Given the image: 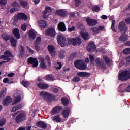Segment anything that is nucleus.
Segmentation results:
<instances>
[{"label":"nucleus","instance_id":"f257e3e1","mask_svg":"<svg viewBox=\"0 0 130 130\" xmlns=\"http://www.w3.org/2000/svg\"><path fill=\"white\" fill-rule=\"evenodd\" d=\"M120 81H127L130 79V71L129 70H124L120 73L118 77Z\"/></svg>","mask_w":130,"mask_h":130},{"label":"nucleus","instance_id":"f03ea898","mask_svg":"<svg viewBox=\"0 0 130 130\" xmlns=\"http://www.w3.org/2000/svg\"><path fill=\"white\" fill-rule=\"evenodd\" d=\"M74 66L79 70H81V71H84V70H86L87 68V64L85 63L84 60H77L75 61Z\"/></svg>","mask_w":130,"mask_h":130},{"label":"nucleus","instance_id":"7ed1b4c3","mask_svg":"<svg viewBox=\"0 0 130 130\" xmlns=\"http://www.w3.org/2000/svg\"><path fill=\"white\" fill-rule=\"evenodd\" d=\"M68 41L71 44H73L74 46L76 45H80L82 43V40L80 36L75 37V38H69Z\"/></svg>","mask_w":130,"mask_h":130},{"label":"nucleus","instance_id":"20e7f679","mask_svg":"<svg viewBox=\"0 0 130 130\" xmlns=\"http://www.w3.org/2000/svg\"><path fill=\"white\" fill-rule=\"evenodd\" d=\"M17 116L16 118V121L18 123L19 122H21V121H23V120H25L26 119V115H25V113L23 112H17L13 116H16V115Z\"/></svg>","mask_w":130,"mask_h":130},{"label":"nucleus","instance_id":"39448f33","mask_svg":"<svg viewBox=\"0 0 130 130\" xmlns=\"http://www.w3.org/2000/svg\"><path fill=\"white\" fill-rule=\"evenodd\" d=\"M12 56V54L9 51H6L4 52V55L0 56V59H4L2 62H4V63H6V62H9L10 60H11V58H10Z\"/></svg>","mask_w":130,"mask_h":130},{"label":"nucleus","instance_id":"423d86ee","mask_svg":"<svg viewBox=\"0 0 130 130\" xmlns=\"http://www.w3.org/2000/svg\"><path fill=\"white\" fill-rule=\"evenodd\" d=\"M21 94L19 93V91H14L13 101L12 102V105H15V104H17V103H19L20 101H21Z\"/></svg>","mask_w":130,"mask_h":130},{"label":"nucleus","instance_id":"0eeeda50","mask_svg":"<svg viewBox=\"0 0 130 130\" xmlns=\"http://www.w3.org/2000/svg\"><path fill=\"white\" fill-rule=\"evenodd\" d=\"M45 35L50 36V37H54L56 35L55 29L53 27H50L45 30Z\"/></svg>","mask_w":130,"mask_h":130},{"label":"nucleus","instance_id":"6e6552de","mask_svg":"<svg viewBox=\"0 0 130 130\" xmlns=\"http://www.w3.org/2000/svg\"><path fill=\"white\" fill-rule=\"evenodd\" d=\"M52 10L51 8L48 6H47L45 8V11L43 12L42 18L43 19H47L49 17V15H51Z\"/></svg>","mask_w":130,"mask_h":130},{"label":"nucleus","instance_id":"1a4fd4ad","mask_svg":"<svg viewBox=\"0 0 130 130\" xmlns=\"http://www.w3.org/2000/svg\"><path fill=\"white\" fill-rule=\"evenodd\" d=\"M57 42L61 47L66 46V39L63 36L59 35L57 37Z\"/></svg>","mask_w":130,"mask_h":130},{"label":"nucleus","instance_id":"9d476101","mask_svg":"<svg viewBox=\"0 0 130 130\" xmlns=\"http://www.w3.org/2000/svg\"><path fill=\"white\" fill-rule=\"evenodd\" d=\"M41 98L44 99V100H48V99H51L52 98V95L46 91H42L40 93Z\"/></svg>","mask_w":130,"mask_h":130},{"label":"nucleus","instance_id":"9b49d317","mask_svg":"<svg viewBox=\"0 0 130 130\" xmlns=\"http://www.w3.org/2000/svg\"><path fill=\"white\" fill-rule=\"evenodd\" d=\"M95 63L96 66L99 68V69H103L105 67V64L104 63V62L101 60V59L98 58L95 60Z\"/></svg>","mask_w":130,"mask_h":130},{"label":"nucleus","instance_id":"f8f14e48","mask_svg":"<svg viewBox=\"0 0 130 130\" xmlns=\"http://www.w3.org/2000/svg\"><path fill=\"white\" fill-rule=\"evenodd\" d=\"M70 112H71V109L70 108H65L62 112V115L64 119H66L70 116Z\"/></svg>","mask_w":130,"mask_h":130},{"label":"nucleus","instance_id":"ddd939ff","mask_svg":"<svg viewBox=\"0 0 130 130\" xmlns=\"http://www.w3.org/2000/svg\"><path fill=\"white\" fill-rule=\"evenodd\" d=\"M118 28L121 32H127V26L123 22H121L119 23Z\"/></svg>","mask_w":130,"mask_h":130},{"label":"nucleus","instance_id":"4468645a","mask_svg":"<svg viewBox=\"0 0 130 130\" xmlns=\"http://www.w3.org/2000/svg\"><path fill=\"white\" fill-rule=\"evenodd\" d=\"M85 20L88 26H95V25H97V20L95 19H91L88 17Z\"/></svg>","mask_w":130,"mask_h":130},{"label":"nucleus","instance_id":"2eb2a0df","mask_svg":"<svg viewBox=\"0 0 130 130\" xmlns=\"http://www.w3.org/2000/svg\"><path fill=\"white\" fill-rule=\"evenodd\" d=\"M48 49L52 56L53 57H54L56 56V52H55V48H54V46L49 45L48 46Z\"/></svg>","mask_w":130,"mask_h":130},{"label":"nucleus","instance_id":"dca6fc26","mask_svg":"<svg viewBox=\"0 0 130 130\" xmlns=\"http://www.w3.org/2000/svg\"><path fill=\"white\" fill-rule=\"evenodd\" d=\"M28 61L32 65L33 68L38 67V60H37V59L30 57L28 59Z\"/></svg>","mask_w":130,"mask_h":130},{"label":"nucleus","instance_id":"f3484780","mask_svg":"<svg viewBox=\"0 0 130 130\" xmlns=\"http://www.w3.org/2000/svg\"><path fill=\"white\" fill-rule=\"evenodd\" d=\"M12 8L10 9L11 13H15V12L17 11H19L20 9V6H19V4L17 2H15L12 5Z\"/></svg>","mask_w":130,"mask_h":130},{"label":"nucleus","instance_id":"a211bd4d","mask_svg":"<svg viewBox=\"0 0 130 130\" xmlns=\"http://www.w3.org/2000/svg\"><path fill=\"white\" fill-rule=\"evenodd\" d=\"M52 120L56 122H64L67 119L61 118L60 115H57L52 118Z\"/></svg>","mask_w":130,"mask_h":130},{"label":"nucleus","instance_id":"6ab92c4d","mask_svg":"<svg viewBox=\"0 0 130 130\" xmlns=\"http://www.w3.org/2000/svg\"><path fill=\"white\" fill-rule=\"evenodd\" d=\"M58 29L61 32H66L67 31V28L66 27V24L63 22H60L58 24Z\"/></svg>","mask_w":130,"mask_h":130},{"label":"nucleus","instance_id":"aec40b11","mask_svg":"<svg viewBox=\"0 0 130 130\" xmlns=\"http://www.w3.org/2000/svg\"><path fill=\"white\" fill-rule=\"evenodd\" d=\"M56 15L60 16V17H66L68 15V12L64 10H59L56 11Z\"/></svg>","mask_w":130,"mask_h":130},{"label":"nucleus","instance_id":"412c9836","mask_svg":"<svg viewBox=\"0 0 130 130\" xmlns=\"http://www.w3.org/2000/svg\"><path fill=\"white\" fill-rule=\"evenodd\" d=\"M13 99L10 96H7L5 98L3 101V104L5 106H8L10 103H12Z\"/></svg>","mask_w":130,"mask_h":130},{"label":"nucleus","instance_id":"4be33fe9","mask_svg":"<svg viewBox=\"0 0 130 130\" xmlns=\"http://www.w3.org/2000/svg\"><path fill=\"white\" fill-rule=\"evenodd\" d=\"M129 62H130V56L127 57L126 59L121 61L119 63V68H121L122 66H127Z\"/></svg>","mask_w":130,"mask_h":130},{"label":"nucleus","instance_id":"5701e85b","mask_svg":"<svg viewBox=\"0 0 130 130\" xmlns=\"http://www.w3.org/2000/svg\"><path fill=\"white\" fill-rule=\"evenodd\" d=\"M38 24L41 29H43L47 27L46 22L43 20H39L38 21Z\"/></svg>","mask_w":130,"mask_h":130},{"label":"nucleus","instance_id":"b1692460","mask_svg":"<svg viewBox=\"0 0 130 130\" xmlns=\"http://www.w3.org/2000/svg\"><path fill=\"white\" fill-rule=\"evenodd\" d=\"M95 49L96 46H95V44H94L92 42L89 43L87 47L88 51H92Z\"/></svg>","mask_w":130,"mask_h":130},{"label":"nucleus","instance_id":"393cba45","mask_svg":"<svg viewBox=\"0 0 130 130\" xmlns=\"http://www.w3.org/2000/svg\"><path fill=\"white\" fill-rule=\"evenodd\" d=\"M28 38L29 40H34L36 38V33L32 30H29Z\"/></svg>","mask_w":130,"mask_h":130},{"label":"nucleus","instance_id":"a878e982","mask_svg":"<svg viewBox=\"0 0 130 130\" xmlns=\"http://www.w3.org/2000/svg\"><path fill=\"white\" fill-rule=\"evenodd\" d=\"M37 87L38 88H40V89H41L42 90H46V89H47L49 86H48V84L46 83H40L38 84H37Z\"/></svg>","mask_w":130,"mask_h":130},{"label":"nucleus","instance_id":"bb28decb","mask_svg":"<svg viewBox=\"0 0 130 130\" xmlns=\"http://www.w3.org/2000/svg\"><path fill=\"white\" fill-rule=\"evenodd\" d=\"M80 34L84 40H87V39H89V34H88V32H86L85 29L81 30Z\"/></svg>","mask_w":130,"mask_h":130},{"label":"nucleus","instance_id":"cd10ccee","mask_svg":"<svg viewBox=\"0 0 130 130\" xmlns=\"http://www.w3.org/2000/svg\"><path fill=\"white\" fill-rule=\"evenodd\" d=\"M61 110H62L61 107L57 106L52 110V113L53 114H57V113H59Z\"/></svg>","mask_w":130,"mask_h":130},{"label":"nucleus","instance_id":"c85d7f7f","mask_svg":"<svg viewBox=\"0 0 130 130\" xmlns=\"http://www.w3.org/2000/svg\"><path fill=\"white\" fill-rule=\"evenodd\" d=\"M40 67L42 69H46L47 67V64L46 63V61L44 58H41V62L40 63Z\"/></svg>","mask_w":130,"mask_h":130},{"label":"nucleus","instance_id":"c756f323","mask_svg":"<svg viewBox=\"0 0 130 130\" xmlns=\"http://www.w3.org/2000/svg\"><path fill=\"white\" fill-rule=\"evenodd\" d=\"M13 33L17 39H20L21 38V35L20 34V32L19 31V29L15 28L13 30Z\"/></svg>","mask_w":130,"mask_h":130},{"label":"nucleus","instance_id":"7c9ffc66","mask_svg":"<svg viewBox=\"0 0 130 130\" xmlns=\"http://www.w3.org/2000/svg\"><path fill=\"white\" fill-rule=\"evenodd\" d=\"M119 92H121V93H123V92H125L126 91V86L125 84H121L118 87Z\"/></svg>","mask_w":130,"mask_h":130},{"label":"nucleus","instance_id":"2f4dec72","mask_svg":"<svg viewBox=\"0 0 130 130\" xmlns=\"http://www.w3.org/2000/svg\"><path fill=\"white\" fill-rule=\"evenodd\" d=\"M18 18L19 20H26L27 19H28V17H27V15L24 13H19L18 14Z\"/></svg>","mask_w":130,"mask_h":130},{"label":"nucleus","instance_id":"473e14b6","mask_svg":"<svg viewBox=\"0 0 130 130\" xmlns=\"http://www.w3.org/2000/svg\"><path fill=\"white\" fill-rule=\"evenodd\" d=\"M79 77H89L90 76V73L87 72H80L77 74Z\"/></svg>","mask_w":130,"mask_h":130},{"label":"nucleus","instance_id":"72a5a7b5","mask_svg":"<svg viewBox=\"0 0 130 130\" xmlns=\"http://www.w3.org/2000/svg\"><path fill=\"white\" fill-rule=\"evenodd\" d=\"M44 79L46 81H54V77L51 75H46Z\"/></svg>","mask_w":130,"mask_h":130},{"label":"nucleus","instance_id":"f704fd0d","mask_svg":"<svg viewBox=\"0 0 130 130\" xmlns=\"http://www.w3.org/2000/svg\"><path fill=\"white\" fill-rule=\"evenodd\" d=\"M37 126L41 127L42 128H45L46 127V124L43 122H38L37 123Z\"/></svg>","mask_w":130,"mask_h":130},{"label":"nucleus","instance_id":"c9c22d12","mask_svg":"<svg viewBox=\"0 0 130 130\" xmlns=\"http://www.w3.org/2000/svg\"><path fill=\"white\" fill-rule=\"evenodd\" d=\"M6 93H7V89L4 88L1 90L0 92V99H3L6 96Z\"/></svg>","mask_w":130,"mask_h":130},{"label":"nucleus","instance_id":"e433bc0d","mask_svg":"<svg viewBox=\"0 0 130 130\" xmlns=\"http://www.w3.org/2000/svg\"><path fill=\"white\" fill-rule=\"evenodd\" d=\"M21 84L25 88H27V87H29V86H30L31 85V83H30L29 81H26V80L23 81L22 82Z\"/></svg>","mask_w":130,"mask_h":130},{"label":"nucleus","instance_id":"4c0bfd02","mask_svg":"<svg viewBox=\"0 0 130 130\" xmlns=\"http://www.w3.org/2000/svg\"><path fill=\"white\" fill-rule=\"evenodd\" d=\"M127 35L124 34L120 37L119 40V41H126L127 40Z\"/></svg>","mask_w":130,"mask_h":130},{"label":"nucleus","instance_id":"58836bf2","mask_svg":"<svg viewBox=\"0 0 130 130\" xmlns=\"http://www.w3.org/2000/svg\"><path fill=\"white\" fill-rule=\"evenodd\" d=\"M10 41L12 46H13V47H16L17 46V40H16L15 38H12Z\"/></svg>","mask_w":130,"mask_h":130},{"label":"nucleus","instance_id":"ea45409f","mask_svg":"<svg viewBox=\"0 0 130 130\" xmlns=\"http://www.w3.org/2000/svg\"><path fill=\"white\" fill-rule=\"evenodd\" d=\"M91 32L92 34H98L99 31H98V28L97 27H92L90 29Z\"/></svg>","mask_w":130,"mask_h":130},{"label":"nucleus","instance_id":"a19ab883","mask_svg":"<svg viewBox=\"0 0 130 130\" xmlns=\"http://www.w3.org/2000/svg\"><path fill=\"white\" fill-rule=\"evenodd\" d=\"M19 50H20V55L21 56H23L24 54L25 53V49H24V47L22 46L19 47Z\"/></svg>","mask_w":130,"mask_h":130},{"label":"nucleus","instance_id":"79ce46f5","mask_svg":"<svg viewBox=\"0 0 130 130\" xmlns=\"http://www.w3.org/2000/svg\"><path fill=\"white\" fill-rule=\"evenodd\" d=\"M61 101L63 105H68L69 104V100L66 98H62Z\"/></svg>","mask_w":130,"mask_h":130},{"label":"nucleus","instance_id":"37998d69","mask_svg":"<svg viewBox=\"0 0 130 130\" xmlns=\"http://www.w3.org/2000/svg\"><path fill=\"white\" fill-rule=\"evenodd\" d=\"M35 44H38V45H39L40 44V43H41V38L40 37H38L35 42H34Z\"/></svg>","mask_w":130,"mask_h":130},{"label":"nucleus","instance_id":"c03bdc74","mask_svg":"<svg viewBox=\"0 0 130 130\" xmlns=\"http://www.w3.org/2000/svg\"><path fill=\"white\" fill-rule=\"evenodd\" d=\"M20 3L23 8H26L28 6V2L26 1H20Z\"/></svg>","mask_w":130,"mask_h":130},{"label":"nucleus","instance_id":"a18cd8bd","mask_svg":"<svg viewBox=\"0 0 130 130\" xmlns=\"http://www.w3.org/2000/svg\"><path fill=\"white\" fill-rule=\"evenodd\" d=\"M2 37L4 40H9L10 39V36L7 34H4L2 35Z\"/></svg>","mask_w":130,"mask_h":130},{"label":"nucleus","instance_id":"49530a36","mask_svg":"<svg viewBox=\"0 0 130 130\" xmlns=\"http://www.w3.org/2000/svg\"><path fill=\"white\" fill-rule=\"evenodd\" d=\"M76 30V27L74 26H68V32H73V31H75Z\"/></svg>","mask_w":130,"mask_h":130},{"label":"nucleus","instance_id":"de8ad7c7","mask_svg":"<svg viewBox=\"0 0 130 130\" xmlns=\"http://www.w3.org/2000/svg\"><path fill=\"white\" fill-rule=\"evenodd\" d=\"M103 59L105 60L106 63H109L110 62V60L109 59V58H108V57H107V56H104Z\"/></svg>","mask_w":130,"mask_h":130},{"label":"nucleus","instance_id":"09e8293b","mask_svg":"<svg viewBox=\"0 0 130 130\" xmlns=\"http://www.w3.org/2000/svg\"><path fill=\"white\" fill-rule=\"evenodd\" d=\"M6 119H2L0 120V126H4L5 124H6Z\"/></svg>","mask_w":130,"mask_h":130},{"label":"nucleus","instance_id":"8fccbe9b","mask_svg":"<svg viewBox=\"0 0 130 130\" xmlns=\"http://www.w3.org/2000/svg\"><path fill=\"white\" fill-rule=\"evenodd\" d=\"M81 79H80V77H78V76H75L74 77H73V78L72 79V81L73 82H80V80Z\"/></svg>","mask_w":130,"mask_h":130},{"label":"nucleus","instance_id":"3c124183","mask_svg":"<svg viewBox=\"0 0 130 130\" xmlns=\"http://www.w3.org/2000/svg\"><path fill=\"white\" fill-rule=\"evenodd\" d=\"M115 25V20L112 21V25H111V29L114 31V32H116L115 29H114V26Z\"/></svg>","mask_w":130,"mask_h":130},{"label":"nucleus","instance_id":"603ef678","mask_svg":"<svg viewBox=\"0 0 130 130\" xmlns=\"http://www.w3.org/2000/svg\"><path fill=\"white\" fill-rule=\"evenodd\" d=\"M123 53L124 54H129L130 53V48H126L123 51Z\"/></svg>","mask_w":130,"mask_h":130},{"label":"nucleus","instance_id":"864d4df0","mask_svg":"<svg viewBox=\"0 0 130 130\" xmlns=\"http://www.w3.org/2000/svg\"><path fill=\"white\" fill-rule=\"evenodd\" d=\"M21 29L22 31H26L27 29V24L24 23L21 25Z\"/></svg>","mask_w":130,"mask_h":130},{"label":"nucleus","instance_id":"5fc2aeb1","mask_svg":"<svg viewBox=\"0 0 130 130\" xmlns=\"http://www.w3.org/2000/svg\"><path fill=\"white\" fill-rule=\"evenodd\" d=\"M89 58L90 59L91 63H94V60H95V58L94 57V56L92 55H89Z\"/></svg>","mask_w":130,"mask_h":130},{"label":"nucleus","instance_id":"6e6d98bb","mask_svg":"<svg viewBox=\"0 0 130 130\" xmlns=\"http://www.w3.org/2000/svg\"><path fill=\"white\" fill-rule=\"evenodd\" d=\"M99 10H100V8L98 6H94L92 8V11L93 12H99Z\"/></svg>","mask_w":130,"mask_h":130},{"label":"nucleus","instance_id":"4d7b16f0","mask_svg":"<svg viewBox=\"0 0 130 130\" xmlns=\"http://www.w3.org/2000/svg\"><path fill=\"white\" fill-rule=\"evenodd\" d=\"M26 47H27V51H28V52H29V53H31V54H33V53H34V50L31 49L30 47L27 46Z\"/></svg>","mask_w":130,"mask_h":130},{"label":"nucleus","instance_id":"13d9d810","mask_svg":"<svg viewBox=\"0 0 130 130\" xmlns=\"http://www.w3.org/2000/svg\"><path fill=\"white\" fill-rule=\"evenodd\" d=\"M56 69L57 70H60V69H61V63H60V62H57Z\"/></svg>","mask_w":130,"mask_h":130},{"label":"nucleus","instance_id":"bf43d9fd","mask_svg":"<svg viewBox=\"0 0 130 130\" xmlns=\"http://www.w3.org/2000/svg\"><path fill=\"white\" fill-rule=\"evenodd\" d=\"M0 5L1 6H5V5H7V0H0Z\"/></svg>","mask_w":130,"mask_h":130},{"label":"nucleus","instance_id":"052dcab7","mask_svg":"<svg viewBox=\"0 0 130 130\" xmlns=\"http://www.w3.org/2000/svg\"><path fill=\"white\" fill-rule=\"evenodd\" d=\"M80 4H81V1H80V0H75V7L79 6L80 5Z\"/></svg>","mask_w":130,"mask_h":130},{"label":"nucleus","instance_id":"680f3d73","mask_svg":"<svg viewBox=\"0 0 130 130\" xmlns=\"http://www.w3.org/2000/svg\"><path fill=\"white\" fill-rule=\"evenodd\" d=\"M59 88H52V91L53 92H54V93H58V90H59Z\"/></svg>","mask_w":130,"mask_h":130},{"label":"nucleus","instance_id":"e2e57ef3","mask_svg":"<svg viewBox=\"0 0 130 130\" xmlns=\"http://www.w3.org/2000/svg\"><path fill=\"white\" fill-rule=\"evenodd\" d=\"M35 46L36 50H37V51H39V50H40V47H39V45L35 44Z\"/></svg>","mask_w":130,"mask_h":130},{"label":"nucleus","instance_id":"0e129e2a","mask_svg":"<svg viewBox=\"0 0 130 130\" xmlns=\"http://www.w3.org/2000/svg\"><path fill=\"white\" fill-rule=\"evenodd\" d=\"M75 57H76V53H73L70 56V59H73Z\"/></svg>","mask_w":130,"mask_h":130},{"label":"nucleus","instance_id":"69168bd1","mask_svg":"<svg viewBox=\"0 0 130 130\" xmlns=\"http://www.w3.org/2000/svg\"><path fill=\"white\" fill-rule=\"evenodd\" d=\"M104 30V27L103 26H100L98 28V31H99V32H100V31H103Z\"/></svg>","mask_w":130,"mask_h":130},{"label":"nucleus","instance_id":"338daca9","mask_svg":"<svg viewBox=\"0 0 130 130\" xmlns=\"http://www.w3.org/2000/svg\"><path fill=\"white\" fill-rule=\"evenodd\" d=\"M17 110H18V108H17L16 106L13 107L12 109V112H15L17 111Z\"/></svg>","mask_w":130,"mask_h":130},{"label":"nucleus","instance_id":"774afa93","mask_svg":"<svg viewBox=\"0 0 130 130\" xmlns=\"http://www.w3.org/2000/svg\"><path fill=\"white\" fill-rule=\"evenodd\" d=\"M125 22L128 25H130V17H128L125 19Z\"/></svg>","mask_w":130,"mask_h":130}]
</instances>
